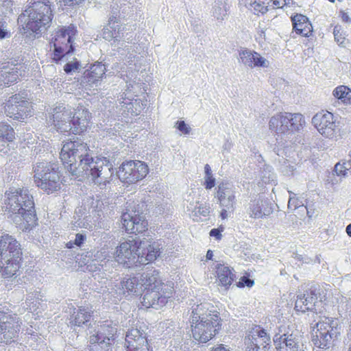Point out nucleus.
<instances>
[{
	"mask_svg": "<svg viewBox=\"0 0 351 351\" xmlns=\"http://www.w3.org/2000/svg\"><path fill=\"white\" fill-rule=\"evenodd\" d=\"M213 256V251H211L210 250H208L206 253V258L210 260V259H212Z\"/></svg>",
	"mask_w": 351,
	"mask_h": 351,
	"instance_id": "obj_59",
	"label": "nucleus"
},
{
	"mask_svg": "<svg viewBox=\"0 0 351 351\" xmlns=\"http://www.w3.org/2000/svg\"><path fill=\"white\" fill-rule=\"evenodd\" d=\"M92 314L93 311L88 306H80L77 309L74 308L73 313L71 315L70 324L77 326H87Z\"/></svg>",
	"mask_w": 351,
	"mask_h": 351,
	"instance_id": "obj_32",
	"label": "nucleus"
},
{
	"mask_svg": "<svg viewBox=\"0 0 351 351\" xmlns=\"http://www.w3.org/2000/svg\"><path fill=\"white\" fill-rule=\"evenodd\" d=\"M58 163L43 160L33 165L36 185L46 193L51 194L61 189L60 171Z\"/></svg>",
	"mask_w": 351,
	"mask_h": 351,
	"instance_id": "obj_7",
	"label": "nucleus"
},
{
	"mask_svg": "<svg viewBox=\"0 0 351 351\" xmlns=\"http://www.w3.org/2000/svg\"><path fill=\"white\" fill-rule=\"evenodd\" d=\"M192 213L195 216L202 215L203 217H206L210 213V206L209 204H200L198 206H195L194 209L192 210Z\"/></svg>",
	"mask_w": 351,
	"mask_h": 351,
	"instance_id": "obj_44",
	"label": "nucleus"
},
{
	"mask_svg": "<svg viewBox=\"0 0 351 351\" xmlns=\"http://www.w3.org/2000/svg\"><path fill=\"white\" fill-rule=\"evenodd\" d=\"M291 21L295 32L302 36L308 37L313 31V27L308 19L301 14L291 16Z\"/></svg>",
	"mask_w": 351,
	"mask_h": 351,
	"instance_id": "obj_31",
	"label": "nucleus"
},
{
	"mask_svg": "<svg viewBox=\"0 0 351 351\" xmlns=\"http://www.w3.org/2000/svg\"><path fill=\"white\" fill-rule=\"evenodd\" d=\"M5 313L0 311V342L10 343L18 336L21 322L16 317H12L3 321Z\"/></svg>",
	"mask_w": 351,
	"mask_h": 351,
	"instance_id": "obj_20",
	"label": "nucleus"
},
{
	"mask_svg": "<svg viewBox=\"0 0 351 351\" xmlns=\"http://www.w3.org/2000/svg\"><path fill=\"white\" fill-rule=\"evenodd\" d=\"M125 347L127 351H150L145 334L137 328L127 332Z\"/></svg>",
	"mask_w": 351,
	"mask_h": 351,
	"instance_id": "obj_22",
	"label": "nucleus"
},
{
	"mask_svg": "<svg viewBox=\"0 0 351 351\" xmlns=\"http://www.w3.org/2000/svg\"><path fill=\"white\" fill-rule=\"evenodd\" d=\"M312 123L318 132L326 138H332L337 132L338 123L330 112H317L313 116Z\"/></svg>",
	"mask_w": 351,
	"mask_h": 351,
	"instance_id": "obj_16",
	"label": "nucleus"
},
{
	"mask_svg": "<svg viewBox=\"0 0 351 351\" xmlns=\"http://www.w3.org/2000/svg\"><path fill=\"white\" fill-rule=\"evenodd\" d=\"M88 330L90 351H111L117 332L116 324L108 321L100 324L90 323Z\"/></svg>",
	"mask_w": 351,
	"mask_h": 351,
	"instance_id": "obj_8",
	"label": "nucleus"
},
{
	"mask_svg": "<svg viewBox=\"0 0 351 351\" xmlns=\"http://www.w3.org/2000/svg\"><path fill=\"white\" fill-rule=\"evenodd\" d=\"M210 236L215 237L216 239L219 240L221 237V231L218 228H213L210 231Z\"/></svg>",
	"mask_w": 351,
	"mask_h": 351,
	"instance_id": "obj_53",
	"label": "nucleus"
},
{
	"mask_svg": "<svg viewBox=\"0 0 351 351\" xmlns=\"http://www.w3.org/2000/svg\"><path fill=\"white\" fill-rule=\"evenodd\" d=\"M105 65L101 62H97L84 72L82 79V83L87 86L88 88L94 89L98 86L105 74Z\"/></svg>",
	"mask_w": 351,
	"mask_h": 351,
	"instance_id": "obj_25",
	"label": "nucleus"
},
{
	"mask_svg": "<svg viewBox=\"0 0 351 351\" xmlns=\"http://www.w3.org/2000/svg\"><path fill=\"white\" fill-rule=\"evenodd\" d=\"M120 265L121 263L114 258V259H108L106 261H101L99 263L97 261L93 265H88V267H89V271L93 273V276L95 280L101 278L107 280L112 278L111 274H112L113 270H117V267Z\"/></svg>",
	"mask_w": 351,
	"mask_h": 351,
	"instance_id": "obj_23",
	"label": "nucleus"
},
{
	"mask_svg": "<svg viewBox=\"0 0 351 351\" xmlns=\"http://www.w3.org/2000/svg\"><path fill=\"white\" fill-rule=\"evenodd\" d=\"M0 259L3 261H21L22 250L20 243L12 236L3 235L0 238Z\"/></svg>",
	"mask_w": 351,
	"mask_h": 351,
	"instance_id": "obj_17",
	"label": "nucleus"
},
{
	"mask_svg": "<svg viewBox=\"0 0 351 351\" xmlns=\"http://www.w3.org/2000/svg\"><path fill=\"white\" fill-rule=\"evenodd\" d=\"M5 112L8 117L14 120L24 121L32 115V104L25 99H22L19 95L10 97L5 104Z\"/></svg>",
	"mask_w": 351,
	"mask_h": 351,
	"instance_id": "obj_14",
	"label": "nucleus"
},
{
	"mask_svg": "<svg viewBox=\"0 0 351 351\" xmlns=\"http://www.w3.org/2000/svg\"><path fill=\"white\" fill-rule=\"evenodd\" d=\"M138 277L140 285H142V292L150 288L160 289L166 285L160 280L159 272L156 270L143 272Z\"/></svg>",
	"mask_w": 351,
	"mask_h": 351,
	"instance_id": "obj_30",
	"label": "nucleus"
},
{
	"mask_svg": "<svg viewBox=\"0 0 351 351\" xmlns=\"http://www.w3.org/2000/svg\"><path fill=\"white\" fill-rule=\"evenodd\" d=\"M135 29L134 25L121 24V21L118 23H115V40L129 43L133 38Z\"/></svg>",
	"mask_w": 351,
	"mask_h": 351,
	"instance_id": "obj_33",
	"label": "nucleus"
},
{
	"mask_svg": "<svg viewBox=\"0 0 351 351\" xmlns=\"http://www.w3.org/2000/svg\"><path fill=\"white\" fill-rule=\"evenodd\" d=\"M171 284H166L160 289L150 288L147 289L143 298V305L147 308H159L167 303L173 292Z\"/></svg>",
	"mask_w": 351,
	"mask_h": 351,
	"instance_id": "obj_15",
	"label": "nucleus"
},
{
	"mask_svg": "<svg viewBox=\"0 0 351 351\" xmlns=\"http://www.w3.org/2000/svg\"><path fill=\"white\" fill-rule=\"evenodd\" d=\"M239 57L241 62L251 69L255 67L267 68L269 62L255 51L245 49L239 51Z\"/></svg>",
	"mask_w": 351,
	"mask_h": 351,
	"instance_id": "obj_28",
	"label": "nucleus"
},
{
	"mask_svg": "<svg viewBox=\"0 0 351 351\" xmlns=\"http://www.w3.org/2000/svg\"><path fill=\"white\" fill-rule=\"evenodd\" d=\"M317 289L313 286L304 293L299 294L295 301V309L302 313L312 311L317 301Z\"/></svg>",
	"mask_w": 351,
	"mask_h": 351,
	"instance_id": "obj_26",
	"label": "nucleus"
},
{
	"mask_svg": "<svg viewBox=\"0 0 351 351\" xmlns=\"http://www.w3.org/2000/svg\"><path fill=\"white\" fill-rule=\"evenodd\" d=\"M340 335L341 327H339L337 320L332 317H324L313 327L312 342L317 348L326 350L333 346L334 341Z\"/></svg>",
	"mask_w": 351,
	"mask_h": 351,
	"instance_id": "obj_9",
	"label": "nucleus"
},
{
	"mask_svg": "<svg viewBox=\"0 0 351 351\" xmlns=\"http://www.w3.org/2000/svg\"><path fill=\"white\" fill-rule=\"evenodd\" d=\"M210 351H230L223 346V345L221 344L218 346L213 348Z\"/></svg>",
	"mask_w": 351,
	"mask_h": 351,
	"instance_id": "obj_55",
	"label": "nucleus"
},
{
	"mask_svg": "<svg viewBox=\"0 0 351 351\" xmlns=\"http://www.w3.org/2000/svg\"><path fill=\"white\" fill-rule=\"evenodd\" d=\"M254 283V282L253 280L250 279L248 277L243 276L241 278L240 280L237 283V287H251L253 286Z\"/></svg>",
	"mask_w": 351,
	"mask_h": 351,
	"instance_id": "obj_49",
	"label": "nucleus"
},
{
	"mask_svg": "<svg viewBox=\"0 0 351 351\" xmlns=\"http://www.w3.org/2000/svg\"><path fill=\"white\" fill-rule=\"evenodd\" d=\"M147 165L140 160H129L122 163L117 176L122 182L133 184L143 180L148 173Z\"/></svg>",
	"mask_w": 351,
	"mask_h": 351,
	"instance_id": "obj_13",
	"label": "nucleus"
},
{
	"mask_svg": "<svg viewBox=\"0 0 351 351\" xmlns=\"http://www.w3.org/2000/svg\"><path fill=\"white\" fill-rule=\"evenodd\" d=\"M175 127L184 134H188L191 131V128L184 121H178Z\"/></svg>",
	"mask_w": 351,
	"mask_h": 351,
	"instance_id": "obj_47",
	"label": "nucleus"
},
{
	"mask_svg": "<svg viewBox=\"0 0 351 351\" xmlns=\"http://www.w3.org/2000/svg\"><path fill=\"white\" fill-rule=\"evenodd\" d=\"M304 125V117L300 113L280 112L271 117L269 122L270 130L287 138L302 130Z\"/></svg>",
	"mask_w": 351,
	"mask_h": 351,
	"instance_id": "obj_11",
	"label": "nucleus"
},
{
	"mask_svg": "<svg viewBox=\"0 0 351 351\" xmlns=\"http://www.w3.org/2000/svg\"><path fill=\"white\" fill-rule=\"evenodd\" d=\"M245 343L247 351H267L271 337L265 329L257 326L245 337Z\"/></svg>",
	"mask_w": 351,
	"mask_h": 351,
	"instance_id": "obj_18",
	"label": "nucleus"
},
{
	"mask_svg": "<svg viewBox=\"0 0 351 351\" xmlns=\"http://www.w3.org/2000/svg\"><path fill=\"white\" fill-rule=\"evenodd\" d=\"M262 182L265 184L275 183L276 174L273 171V169L269 165H265L260 174Z\"/></svg>",
	"mask_w": 351,
	"mask_h": 351,
	"instance_id": "obj_40",
	"label": "nucleus"
},
{
	"mask_svg": "<svg viewBox=\"0 0 351 351\" xmlns=\"http://www.w3.org/2000/svg\"><path fill=\"white\" fill-rule=\"evenodd\" d=\"M80 62L75 60L74 61L69 62L64 66V71L67 74H71L73 72L78 71L80 69Z\"/></svg>",
	"mask_w": 351,
	"mask_h": 351,
	"instance_id": "obj_45",
	"label": "nucleus"
},
{
	"mask_svg": "<svg viewBox=\"0 0 351 351\" xmlns=\"http://www.w3.org/2000/svg\"><path fill=\"white\" fill-rule=\"evenodd\" d=\"M191 323L193 338L198 343H206L221 329L219 313L210 303L193 307Z\"/></svg>",
	"mask_w": 351,
	"mask_h": 351,
	"instance_id": "obj_3",
	"label": "nucleus"
},
{
	"mask_svg": "<svg viewBox=\"0 0 351 351\" xmlns=\"http://www.w3.org/2000/svg\"><path fill=\"white\" fill-rule=\"evenodd\" d=\"M334 171L338 176L346 177L348 174L351 175V162L344 160L337 163Z\"/></svg>",
	"mask_w": 351,
	"mask_h": 351,
	"instance_id": "obj_41",
	"label": "nucleus"
},
{
	"mask_svg": "<svg viewBox=\"0 0 351 351\" xmlns=\"http://www.w3.org/2000/svg\"><path fill=\"white\" fill-rule=\"evenodd\" d=\"M48 123L53 125L58 132L77 134L85 131L90 121V112L83 106H78L75 112L63 104L51 109Z\"/></svg>",
	"mask_w": 351,
	"mask_h": 351,
	"instance_id": "obj_2",
	"label": "nucleus"
},
{
	"mask_svg": "<svg viewBox=\"0 0 351 351\" xmlns=\"http://www.w3.org/2000/svg\"><path fill=\"white\" fill-rule=\"evenodd\" d=\"M278 162L280 165V170L284 174L290 175L293 173L295 169L294 166L291 165L288 160L283 158L282 159L279 158Z\"/></svg>",
	"mask_w": 351,
	"mask_h": 351,
	"instance_id": "obj_43",
	"label": "nucleus"
},
{
	"mask_svg": "<svg viewBox=\"0 0 351 351\" xmlns=\"http://www.w3.org/2000/svg\"><path fill=\"white\" fill-rule=\"evenodd\" d=\"M346 230L347 234L350 237H351V223H350L349 225L347 226Z\"/></svg>",
	"mask_w": 351,
	"mask_h": 351,
	"instance_id": "obj_63",
	"label": "nucleus"
},
{
	"mask_svg": "<svg viewBox=\"0 0 351 351\" xmlns=\"http://www.w3.org/2000/svg\"><path fill=\"white\" fill-rule=\"evenodd\" d=\"M160 254L158 245L150 239H133L121 243L117 247L114 258L121 263L126 264L125 259L137 258V262L145 265L156 259Z\"/></svg>",
	"mask_w": 351,
	"mask_h": 351,
	"instance_id": "obj_4",
	"label": "nucleus"
},
{
	"mask_svg": "<svg viewBox=\"0 0 351 351\" xmlns=\"http://www.w3.org/2000/svg\"><path fill=\"white\" fill-rule=\"evenodd\" d=\"M300 206V202L294 196L290 197L288 202L289 208L295 209Z\"/></svg>",
	"mask_w": 351,
	"mask_h": 351,
	"instance_id": "obj_51",
	"label": "nucleus"
},
{
	"mask_svg": "<svg viewBox=\"0 0 351 351\" xmlns=\"http://www.w3.org/2000/svg\"><path fill=\"white\" fill-rule=\"evenodd\" d=\"M216 273L222 286H230L233 282L235 274L228 266L223 264H218L216 267Z\"/></svg>",
	"mask_w": 351,
	"mask_h": 351,
	"instance_id": "obj_34",
	"label": "nucleus"
},
{
	"mask_svg": "<svg viewBox=\"0 0 351 351\" xmlns=\"http://www.w3.org/2000/svg\"><path fill=\"white\" fill-rule=\"evenodd\" d=\"M75 243H73V241H69L66 244V247L69 249H71L74 247Z\"/></svg>",
	"mask_w": 351,
	"mask_h": 351,
	"instance_id": "obj_61",
	"label": "nucleus"
},
{
	"mask_svg": "<svg viewBox=\"0 0 351 351\" xmlns=\"http://www.w3.org/2000/svg\"><path fill=\"white\" fill-rule=\"evenodd\" d=\"M297 258H298L299 261H303L304 263H309V258H306L305 260H304V259H303V257H302V255H298V256H297Z\"/></svg>",
	"mask_w": 351,
	"mask_h": 351,
	"instance_id": "obj_62",
	"label": "nucleus"
},
{
	"mask_svg": "<svg viewBox=\"0 0 351 351\" xmlns=\"http://www.w3.org/2000/svg\"><path fill=\"white\" fill-rule=\"evenodd\" d=\"M230 210V209H227L226 208H224L222 209L220 215L223 219H225L229 217V215H230L229 210Z\"/></svg>",
	"mask_w": 351,
	"mask_h": 351,
	"instance_id": "obj_54",
	"label": "nucleus"
},
{
	"mask_svg": "<svg viewBox=\"0 0 351 351\" xmlns=\"http://www.w3.org/2000/svg\"><path fill=\"white\" fill-rule=\"evenodd\" d=\"M245 208L249 217L254 219L265 218L274 211L272 203L261 196L252 199Z\"/></svg>",
	"mask_w": 351,
	"mask_h": 351,
	"instance_id": "obj_19",
	"label": "nucleus"
},
{
	"mask_svg": "<svg viewBox=\"0 0 351 351\" xmlns=\"http://www.w3.org/2000/svg\"><path fill=\"white\" fill-rule=\"evenodd\" d=\"M257 13L265 14L268 11L267 7L265 6L260 1L255 0L252 8Z\"/></svg>",
	"mask_w": 351,
	"mask_h": 351,
	"instance_id": "obj_48",
	"label": "nucleus"
},
{
	"mask_svg": "<svg viewBox=\"0 0 351 351\" xmlns=\"http://www.w3.org/2000/svg\"><path fill=\"white\" fill-rule=\"evenodd\" d=\"M76 27L70 24L61 27L54 35L50 43V49L53 48V59L56 61L72 54L75 50L74 40L77 34Z\"/></svg>",
	"mask_w": 351,
	"mask_h": 351,
	"instance_id": "obj_10",
	"label": "nucleus"
},
{
	"mask_svg": "<svg viewBox=\"0 0 351 351\" xmlns=\"http://www.w3.org/2000/svg\"><path fill=\"white\" fill-rule=\"evenodd\" d=\"M113 10L117 12V14H114V16H117L118 23L121 21V19H125L128 16H130V13L133 11L130 7V3H124L123 5L119 6L116 3H114L112 5L110 15L112 14Z\"/></svg>",
	"mask_w": 351,
	"mask_h": 351,
	"instance_id": "obj_38",
	"label": "nucleus"
},
{
	"mask_svg": "<svg viewBox=\"0 0 351 351\" xmlns=\"http://www.w3.org/2000/svg\"><path fill=\"white\" fill-rule=\"evenodd\" d=\"M204 170L206 174L205 177L213 176L211 169L208 164L205 165Z\"/></svg>",
	"mask_w": 351,
	"mask_h": 351,
	"instance_id": "obj_57",
	"label": "nucleus"
},
{
	"mask_svg": "<svg viewBox=\"0 0 351 351\" xmlns=\"http://www.w3.org/2000/svg\"><path fill=\"white\" fill-rule=\"evenodd\" d=\"M341 20L346 23H348L351 21V19L347 13L341 12Z\"/></svg>",
	"mask_w": 351,
	"mask_h": 351,
	"instance_id": "obj_56",
	"label": "nucleus"
},
{
	"mask_svg": "<svg viewBox=\"0 0 351 351\" xmlns=\"http://www.w3.org/2000/svg\"><path fill=\"white\" fill-rule=\"evenodd\" d=\"M333 95L343 103L351 102V90L346 86H339L333 90Z\"/></svg>",
	"mask_w": 351,
	"mask_h": 351,
	"instance_id": "obj_39",
	"label": "nucleus"
},
{
	"mask_svg": "<svg viewBox=\"0 0 351 351\" xmlns=\"http://www.w3.org/2000/svg\"><path fill=\"white\" fill-rule=\"evenodd\" d=\"M333 34L335 41L338 43L340 46L345 47V37L342 36V33L340 32V28L337 26L335 27Z\"/></svg>",
	"mask_w": 351,
	"mask_h": 351,
	"instance_id": "obj_46",
	"label": "nucleus"
},
{
	"mask_svg": "<svg viewBox=\"0 0 351 351\" xmlns=\"http://www.w3.org/2000/svg\"><path fill=\"white\" fill-rule=\"evenodd\" d=\"M143 212L134 210V214L125 213L121 217L122 224L125 231L130 234L141 233L147 229V221L141 215Z\"/></svg>",
	"mask_w": 351,
	"mask_h": 351,
	"instance_id": "obj_21",
	"label": "nucleus"
},
{
	"mask_svg": "<svg viewBox=\"0 0 351 351\" xmlns=\"http://www.w3.org/2000/svg\"><path fill=\"white\" fill-rule=\"evenodd\" d=\"M114 14H117V12L113 10L112 14L109 16L108 25L102 29L103 38L106 40H115V23H118V21Z\"/></svg>",
	"mask_w": 351,
	"mask_h": 351,
	"instance_id": "obj_35",
	"label": "nucleus"
},
{
	"mask_svg": "<svg viewBox=\"0 0 351 351\" xmlns=\"http://www.w3.org/2000/svg\"><path fill=\"white\" fill-rule=\"evenodd\" d=\"M344 351H351V340L346 345Z\"/></svg>",
	"mask_w": 351,
	"mask_h": 351,
	"instance_id": "obj_60",
	"label": "nucleus"
},
{
	"mask_svg": "<svg viewBox=\"0 0 351 351\" xmlns=\"http://www.w3.org/2000/svg\"><path fill=\"white\" fill-rule=\"evenodd\" d=\"M64 168L76 177H91L103 189L112 176V166L106 158L95 160L88 145L81 140L64 143L60 153Z\"/></svg>",
	"mask_w": 351,
	"mask_h": 351,
	"instance_id": "obj_1",
	"label": "nucleus"
},
{
	"mask_svg": "<svg viewBox=\"0 0 351 351\" xmlns=\"http://www.w3.org/2000/svg\"><path fill=\"white\" fill-rule=\"evenodd\" d=\"M29 5L18 18L19 23H24L25 28L36 34H41L50 25L53 18V8L49 0H39Z\"/></svg>",
	"mask_w": 351,
	"mask_h": 351,
	"instance_id": "obj_6",
	"label": "nucleus"
},
{
	"mask_svg": "<svg viewBox=\"0 0 351 351\" xmlns=\"http://www.w3.org/2000/svg\"><path fill=\"white\" fill-rule=\"evenodd\" d=\"M213 15L217 20H223L227 16L226 0H215L213 6Z\"/></svg>",
	"mask_w": 351,
	"mask_h": 351,
	"instance_id": "obj_37",
	"label": "nucleus"
},
{
	"mask_svg": "<svg viewBox=\"0 0 351 351\" xmlns=\"http://www.w3.org/2000/svg\"><path fill=\"white\" fill-rule=\"evenodd\" d=\"M216 197L221 207L233 210L236 203L234 187L230 183H221L218 186Z\"/></svg>",
	"mask_w": 351,
	"mask_h": 351,
	"instance_id": "obj_27",
	"label": "nucleus"
},
{
	"mask_svg": "<svg viewBox=\"0 0 351 351\" xmlns=\"http://www.w3.org/2000/svg\"><path fill=\"white\" fill-rule=\"evenodd\" d=\"M6 210L18 214L28 226H33L36 221V210L32 195L27 188H10L5 193Z\"/></svg>",
	"mask_w": 351,
	"mask_h": 351,
	"instance_id": "obj_5",
	"label": "nucleus"
},
{
	"mask_svg": "<svg viewBox=\"0 0 351 351\" xmlns=\"http://www.w3.org/2000/svg\"><path fill=\"white\" fill-rule=\"evenodd\" d=\"M242 1L246 7H250V8L255 3V0H242Z\"/></svg>",
	"mask_w": 351,
	"mask_h": 351,
	"instance_id": "obj_58",
	"label": "nucleus"
},
{
	"mask_svg": "<svg viewBox=\"0 0 351 351\" xmlns=\"http://www.w3.org/2000/svg\"><path fill=\"white\" fill-rule=\"evenodd\" d=\"M215 185V179L213 176L205 177L204 186L206 189H210Z\"/></svg>",
	"mask_w": 351,
	"mask_h": 351,
	"instance_id": "obj_52",
	"label": "nucleus"
},
{
	"mask_svg": "<svg viewBox=\"0 0 351 351\" xmlns=\"http://www.w3.org/2000/svg\"><path fill=\"white\" fill-rule=\"evenodd\" d=\"M15 132L13 128L7 122H0V138L7 143L14 141L15 139Z\"/></svg>",
	"mask_w": 351,
	"mask_h": 351,
	"instance_id": "obj_36",
	"label": "nucleus"
},
{
	"mask_svg": "<svg viewBox=\"0 0 351 351\" xmlns=\"http://www.w3.org/2000/svg\"><path fill=\"white\" fill-rule=\"evenodd\" d=\"M277 351H303L302 337L298 330H291L285 326L278 328L273 337Z\"/></svg>",
	"mask_w": 351,
	"mask_h": 351,
	"instance_id": "obj_12",
	"label": "nucleus"
},
{
	"mask_svg": "<svg viewBox=\"0 0 351 351\" xmlns=\"http://www.w3.org/2000/svg\"><path fill=\"white\" fill-rule=\"evenodd\" d=\"M142 289L138 276L125 277L121 281L116 282L112 288L118 296L125 295L126 293L128 295H141Z\"/></svg>",
	"mask_w": 351,
	"mask_h": 351,
	"instance_id": "obj_24",
	"label": "nucleus"
},
{
	"mask_svg": "<svg viewBox=\"0 0 351 351\" xmlns=\"http://www.w3.org/2000/svg\"><path fill=\"white\" fill-rule=\"evenodd\" d=\"M86 237L85 234L82 233H77L75 235V239L73 241V243L77 247H81L82 245L84 243V241L86 240Z\"/></svg>",
	"mask_w": 351,
	"mask_h": 351,
	"instance_id": "obj_50",
	"label": "nucleus"
},
{
	"mask_svg": "<svg viewBox=\"0 0 351 351\" xmlns=\"http://www.w3.org/2000/svg\"><path fill=\"white\" fill-rule=\"evenodd\" d=\"M273 4H274V6H276L278 8L280 7V2L278 1H277V0L274 1H273Z\"/></svg>",
	"mask_w": 351,
	"mask_h": 351,
	"instance_id": "obj_64",
	"label": "nucleus"
},
{
	"mask_svg": "<svg viewBox=\"0 0 351 351\" xmlns=\"http://www.w3.org/2000/svg\"><path fill=\"white\" fill-rule=\"evenodd\" d=\"M91 206L93 208V211H95L97 213L99 217H101L104 213L108 210L106 206L104 205L103 201L99 199H94L91 200Z\"/></svg>",
	"mask_w": 351,
	"mask_h": 351,
	"instance_id": "obj_42",
	"label": "nucleus"
},
{
	"mask_svg": "<svg viewBox=\"0 0 351 351\" xmlns=\"http://www.w3.org/2000/svg\"><path fill=\"white\" fill-rule=\"evenodd\" d=\"M23 67L21 64L8 62L0 66V86L7 85L16 81L19 73Z\"/></svg>",
	"mask_w": 351,
	"mask_h": 351,
	"instance_id": "obj_29",
	"label": "nucleus"
}]
</instances>
